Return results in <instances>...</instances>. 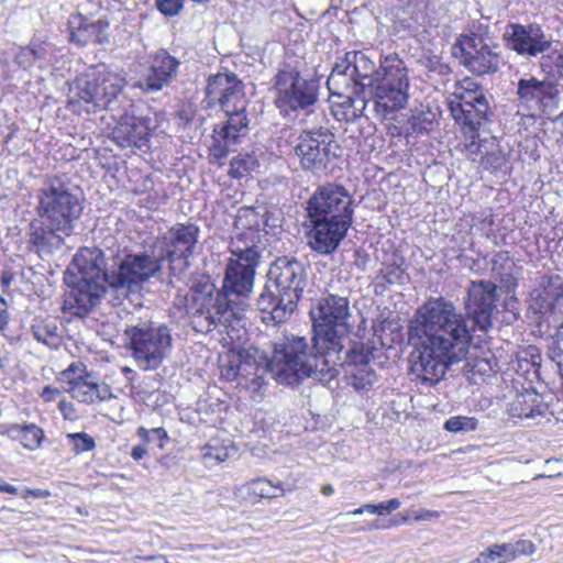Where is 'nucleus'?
Instances as JSON below:
<instances>
[{"label":"nucleus","mask_w":563,"mask_h":563,"mask_svg":"<svg viewBox=\"0 0 563 563\" xmlns=\"http://www.w3.org/2000/svg\"><path fill=\"white\" fill-rule=\"evenodd\" d=\"M474 324L444 297L427 299L408 324L410 373L433 385L449 366L465 360Z\"/></svg>","instance_id":"obj_1"},{"label":"nucleus","mask_w":563,"mask_h":563,"mask_svg":"<svg viewBox=\"0 0 563 563\" xmlns=\"http://www.w3.org/2000/svg\"><path fill=\"white\" fill-rule=\"evenodd\" d=\"M71 265L81 279L108 286L118 297L140 294L143 285L155 276L158 268L154 258L121 247L111 233L103 236L100 246L80 247Z\"/></svg>","instance_id":"obj_2"},{"label":"nucleus","mask_w":563,"mask_h":563,"mask_svg":"<svg viewBox=\"0 0 563 563\" xmlns=\"http://www.w3.org/2000/svg\"><path fill=\"white\" fill-rule=\"evenodd\" d=\"M310 314L313 335L294 336L307 345L301 358L311 365L314 380L329 383L339 373L336 365L341 361L343 341L349 332L350 301L347 297L329 294L317 300L310 309Z\"/></svg>","instance_id":"obj_3"},{"label":"nucleus","mask_w":563,"mask_h":563,"mask_svg":"<svg viewBox=\"0 0 563 563\" xmlns=\"http://www.w3.org/2000/svg\"><path fill=\"white\" fill-rule=\"evenodd\" d=\"M306 349L305 342L294 336V333L284 334L273 343L271 358L257 349L241 352L236 356V373H240V380L255 388L262 386L266 374L279 384L298 386L307 378L314 379L311 365L301 358Z\"/></svg>","instance_id":"obj_4"},{"label":"nucleus","mask_w":563,"mask_h":563,"mask_svg":"<svg viewBox=\"0 0 563 563\" xmlns=\"http://www.w3.org/2000/svg\"><path fill=\"white\" fill-rule=\"evenodd\" d=\"M205 91L207 107L219 106L228 118L220 130H214L211 146L212 155L221 159L235 151L249 130L244 86L235 74L218 73L208 77Z\"/></svg>","instance_id":"obj_5"},{"label":"nucleus","mask_w":563,"mask_h":563,"mask_svg":"<svg viewBox=\"0 0 563 563\" xmlns=\"http://www.w3.org/2000/svg\"><path fill=\"white\" fill-rule=\"evenodd\" d=\"M308 283L306 266L296 257L276 258L267 272L266 284L256 299L261 312L276 323L288 320L295 312Z\"/></svg>","instance_id":"obj_6"},{"label":"nucleus","mask_w":563,"mask_h":563,"mask_svg":"<svg viewBox=\"0 0 563 563\" xmlns=\"http://www.w3.org/2000/svg\"><path fill=\"white\" fill-rule=\"evenodd\" d=\"M246 302L228 297L213 284L192 286L185 296V309L192 329L209 333L214 329L228 328L234 320H241Z\"/></svg>","instance_id":"obj_7"},{"label":"nucleus","mask_w":563,"mask_h":563,"mask_svg":"<svg viewBox=\"0 0 563 563\" xmlns=\"http://www.w3.org/2000/svg\"><path fill=\"white\" fill-rule=\"evenodd\" d=\"M378 73L379 67L366 54L351 51L334 64L327 86L331 95L346 98L350 104L358 100L366 110L379 79Z\"/></svg>","instance_id":"obj_8"},{"label":"nucleus","mask_w":563,"mask_h":563,"mask_svg":"<svg viewBox=\"0 0 563 563\" xmlns=\"http://www.w3.org/2000/svg\"><path fill=\"white\" fill-rule=\"evenodd\" d=\"M379 79L374 87L369 108L380 120L391 119L404 109L409 99L410 78L405 60L397 54L380 57Z\"/></svg>","instance_id":"obj_9"},{"label":"nucleus","mask_w":563,"mask_h":563,"mask_svg":"<svg viewBox=\"0 0 563 563\" xmlns=\"http://www.w3.org/2000/svg\"><path fill=\"white\" fill-rule=\"evenodd\" d=\"M125 84L122 75L108 69L86 74L76 78L70 87L68 106L78 113L108 109Z\"/></svg>","instance_id":"obj_10"},{"label":"nucleus","mask_w":563,"mask_h":563,"mask_svg":"<svg viewBox=\"0 0 563 563\" xmlns=\"http://www.w3.org/2000/svg\"><path fill=\"white\" fill-rule=\"evenodd\" d=\"M199 233V227L195 223H176L157 238L152 254L143 252L157 262L155 275L167 264L169 275L180 279L189 268V258L195 253Z\"/></svg>","instance_id":"obj_11"},{"label":"nucleus","mask_w":563,"mask_h":563,"mask_svg":"<svg viewBox=\"0 0 563 563\" xmlns=\"http://www.w3.org/2000/svg\"><path fill=\"white\" fill-rule=\"evenodd\" d=\"M132 356L144 371L156 369L169 356L173 347L170 329L152 320H140L125 329Z\"/></svg>","instance_id":"obj_12"},{"label":"nucleus","mask_w":563,"mask_h":563,"mask_svg":"<svg viewBox=\"0 0 563 563\" xmlns=\"http://www.w3.org/2000/svg\"><path fill=\"white\" fill-rule=\"evenodd\" d=\"M37 214L57 229L74 230L75 222L82 212L79 197L68 185L58 178L47 180L37 194Z\"/></svg>","instance_id":"obj_13"},{"label":"nucleus","mask_w":563,"mask_h":563,"mask_svg":"<svg viewBox=\"0 0 563 563\" xmlns=\"http://www.w3.org/2000/svg\"><path fill=\"white\" fill-rule=\"evenodd\" d=\"M240 239L231 243V256L227 263L220 290L230 298L245 302L253 291L255 271L261 260V253L256 244L240 245Z\"/></svg>","instance_id":"obj_14"},{"label":"nucleus","mask_w":563,"mask_h":563,"mask_svg":"<svg viewBox=\"0 0 563 563\" xmlns=\"http://www.w3.org/2000/svg\"><path fill=\"white\" fill-rule=\"evenodd\" d=\"M339 152L335 134L322 125L303 129L295 146L300 167L313 174L325 170L339 157Z\"/></svg>","instance_id":"obj_15"},{"label":"nucleus","mask_w":563,"mask_h":563,"mask_svg":"<svg viewBox=\"0 0 563 563\" xmlns=\"http://www.w3.org/2000/svg\"><path fill=\"white\" fill-rule=\"evenodd\" d=\"M531 299L548 321L556 328V339L551 347L552 360L563 366V277L544 275L540 278L538 288L531 292Z\"/></svg>","instance_id":"obj_16"},{"label":"nucleus","mask_w":563,"mask_h":563,"mask_svg":"<svg viewBox=\"0 0 563 563\" xmlns=\"http://www.w3.org/2000/svg\"><path fill=\"white\" fill-rule=\"evenodd\" d=\"M448 106L454 120L462 124L463 129H467L468 133L474 134L487 122L490 113L486 97L470 78L456 85Z\"/></svg>","instance_id":"obj_17"},{"label":"nucleus","mask_w":563,"mask_h":563,"mask_svg":"<svg viewBox=\"0 0 563 563\" xmlns=\"http://www.w3.org/2000/svg\"><path fill=\"white\" fill-rule=\"evenodd\" d=\"M456 47L460 48V63L472 74L484 76L499 69L500 48L487 34L471 32L461 35Z\"/></svg>","instance_id":"obj_18"},{"label":"nucleus","mask_w":563,"mask_h":563,"mask_svg":"<svg viewBox=\"0 0 563 563\" xmlns=\"http://www.w3.org/2000/svg\"><path fill=\"white\" fill-rule=\"evenodd\" d=\"M353 197L345 187L327 184L317 188L307 202L308 219L353 222Z\"/></svg>","instance_id":"obj_19"},{"label":"nucleus","mask_w":563,"mask_h":563,"mask_svg":"<svg viewBox=\"0 0 563 563\" xmlns=\"http://www.w3.org/2000/svg\"><path fill=\"white\" fill-rule=\"evenodd\" d=\"M276 104L280 110L306 109L318 100L319 82L295 68L280 69L275 76Z\"/></svg>","instance_id":"obj_20"},{"label":"nucleus","mask_w":563,"mask_h":563,"mask_svg":"<svg viewBox=\"0 0 563 563\" xmlns=\"http://www.w3.org/2000/svg\"><path fill=\"white\" fill-rule=\"evenodd\" d=\"M467 292L471 322L474 327L477 325L481 330L487 331L492 325V316L498 299L496 285L490 280L472 282Z\"/></svg>","instance_id":"obj_21"},{"label":"nucleus","mask_w":563,"mask_h":563,"mask_svg":"<svg viewBox=\"0 0 563 563\" xmlns=\"http://www.w3.org/2000/svg\"><path fill=\"white\" fill-rule=\"evenodd\" d=\"M308 245L320 255L332 254L345 238L352 224L321 219H308Z\"/></svg>","instance_id":"obj_22"},{"label":"nucleus","mask_w":563,"mask_h":563,"mask_svg":"<svg viewBox=\"0 0 563 563\" xmlns=\"http://www.w3.org/2000/svg\"><path fill=\"white\" fill-rule=\"evenodd\" d=\"M179 65L180 62L166 49L157 51L151 56L148 71L135 87L146 93L157 92L176 78Z\"/></svg>","instance_id":"obj_23"},{"label":"nucleus","mask_w":563,"mask_h":563,"mask_svg":"<svg viewBox=\"0 0 563 563\" xmlns=\"http://www.w3.org/2000/svg\"><path fill=\"white\" fill-rule=\"evenodd\" d=\"M71 233V230L57 229V225H53L41 218L34 219L30 222L27 231L30 250L42 258L51 256L62 247L65 238Z\"/></svg>","instance_id":"obj_24"},{"label":"nucleus","mask_w":563,"mask_h":563,"mask_svg":"<svg viewBox=\"0 0 563 563\" xmlns=\"http://www.w3.org/2000/svg\"><path fill=\"white\" fill-rule=\"evenodd\" d=\"M509 46L518 54L537 56L547 52L551 46V41L545 37L539 25L511 24L506 32Z\"/></svg>","instance_id":"obj_25"},{"label":"nucleus","mask_w":563,"mask_h":563,"mask_svg":"<svg viewBox=\"0 0 563 563\" xmlns=\"http://www.w3.org/2000/svg\"><path fill=\"white\" fill-rule=\"evenodd\" d=\"M108 286L98 282L80 279L64 301V309L71 310L74 314L84 317L96 307L104 296Z\"/></svg>","instance_id":"obj_26"},{"label":"nucleus","mask_w":563,"mask_h":563,"mask_svg":"<svg viewBox=\"0 0 563 563\" xmlns=\"http://www.w3.org/2000/svg\"><path fill=\"white\" fill-rule=\"evenodd\" d=\"M558 93V88L552 81L534 77L521 78L517 85L518 98L529 109L547 107Z\"/></svg>","instance_id":"obj_27"},{"label":"nucleus","mask_w":563,"mask_h":563,"mask_svg":"<svg viewBox=\"0 0 563 563\" xmlns=\"http://www.w3.org/2000/svg\"><path fill=\"white\" fill-rule=\"evenodd\" d=\"M69 38L77 45L85 46L88 43H103L107 41L106 32L109 23L98 19L90 21L82 14H71L68 20Z\"/></svg>","instance_id":"obj_28"},{"label":"nucleus","mask_w":563,"mask_h":563,"mask_svg":"<svg viewBox=\"0 0 563 563\" xmlns=\"http://www.w3.org/2000/svg\"><path fill=\"white\" fill-rule=\"evenodd\" d=\"M147 135L145 121L134 115L121 117L112 130V139L121 147H141Z\"/></svg>","instance_id":"obj_29"},{"label":"nucleus","mask_w":563,"mask_h":563,"mask_svg":"<svg viewBox=\"0 0 563 563\" xmlns=\"http://www.w3.org/2000/svg\"><path fill=\"white\" fill-rule=\"evenodd\" d=\"M508 412L511 417L531 420L539 423L544 418L547 406L542 397L534 390H526L516 396L509 404Z\"/></svg>","instance_id":"obj_30"},{"label":"nucleus","mask_w":563,"mask_h":563,"mask_svg":"<svg viewBox=\"0 0 563 563\" xmlns=\"http://www.w3.org/2000/svg\"><path fill=\"white\" fill-rule=\"evenodd\" d=\"M74 399L82 404H95L114 398L111 387L106 383H100L97 374L93 378H88L84 384L75 389Z\"/></svg>","instance_id":"obj_31"},{"label":"nucleus","mask_w":563,"mask_h":563,"mask_svg":"<svg viewBox=\"0 0 563 563\" xmlns=\"http://www.w3.org/2000/svg\"><path fill=\"white\" fill-rule=\"evenodd\" d=\"M31 332L37 342L52 350L62 345L63 336L55 320L36 318L31 325Z\"/></svg>","instance_id":"obj_32"},{"label":"nucleus","mask_w":563,"mask_h":563,"mask_svg":"<svg viewBox=\"0 0 563 563\" xmlns=\"http://www.w3.org/2000/svg\"><path fill=\"white\" fill-rule=\"evenodd\" d=\"M234 225L238 230L243 231L234 241L240 239V245H245L247 243L242 238L250 235L251 244H255V230L261 225V216L253 207H241L235 216Z\"/></svg>","instance_id":"obj_33"},{"label":"nucleus","mask_w":563,"mask_h":563,"mask_svg":"<svg viewBox=\"0 0 563 563\" xmlns=\"http://www.w3.org/2000/svg\"><path fill=\"white\" fill-rule=\"evenodd\" d=\"M46 56V43L40 40H32L27 45L20 47L14 56V63L20 68L27 70L36 63L45 60Z\"/></svg>","instance_id":"obj_34"},{"label":"nucleus","mask_w":563,"mask_h":563,"mask_svg":"<svg viewBox=\"0 0 563 563\" xmlns=\"http://www.w3.org/2000/svg\"><path fill=\"white\" fill-rule=\"evenodd\" d=\"M9 434L13 439H19L21 444L30 450L37 449L44 437L42 429L35 424L12 426Z\"/></svg>","instance_id":"obj_35"},{"label":"nucleus","mask_w":563,"mask_h":563,"mask_svg":"<svg viewBox=\"0 0 563 563\" xmlns=\"http://www.w3.org/2000/svg\"><path fill=\"white\" fill-rule=\"evenodd\" d=\"M244 488L261 498H276L285 495L282 483L275 485L272 481L264 477L250 481L244 485Z\"/></svg>","instance_id":"obj_36"},{"label":"nucleus","mask_w":563,"mask_h":563,"mask_svg":"<svg viewBox=\"0 0 563 563\" xmlns=\"http://www.w3.org/2000/svg\"><path fill=\"white\" fill-rule=\"evenodd\" d=\"M372 357V352L363 344H355L346 353L344 358L341 356L340 363L336 365H346V369L368 366Z\"/></svg>","instance_id":"obj_37"},{"label":"nucleus","mask_w":563,"mask_h":563,"mask_svg":"<svg viewBox=\"0 0 563 563\" xmlns=\"http://www.w3.org/2000/svg\"><path fill=\"white\" fill-rule=\"evenodd\" d=\"M346 373L349 384L356 390L368 389L376 382V374L369 365L346 369Z\"/></svg>","instance_id":"obj_38"},{"label":"nucleus","mask_w":563,"mask_h":563,"mask_svg":"<svg viewBox=\"0 0 563 563\" xmlns=\"http://www.w3.org/2000/svg\"><path fill=\"white\" fill-rule=\"evenodd\" d=\"M479 163L485 169L493 173L506 172L508 159L499 145L493 144V147L481 157Z\"/></svg>","instance_id":"obj_39"},{"label":"nucleus","mask_w":563,"mask_h":563,"mask_svg":"<svg viewBox=\"0 0 563 563\" xmlns=\"http://www.w3.org/2000/svg\"><path fill=\"white\" fill-rule=\"evenodd\" d=\"M514 262L509 257L507 252L497 253L492 261V271L500 276V280L505 283L507 286L514 284V277L511 275V269L514 267Z\"/></svg>","instance_id":"obj_40"},{"label":"nucleus","mask_w":563,"mask_h":563,"mask_svg":"<svg viewBox=\"0 0 563 563\" xmlns=\"http://www.w3.org/2000/svg\"><path fill=\"white\" fill-rule=\"evenodd\" d=\"M434 114L431 111H420L412 114L408 120V132L411 134H422L429 132L433 125Z\"/></svg>","instance_id":"obj_41"},{"label":"nucleus","mask_w":563,"mask_h":563,"mask_svg":"<svg viewBox=\"0 0 563 563\" xmlns=\"http://www.w3.org/2000/svg\"><path fill=\"white\" fill-rule=\"evenodd\" d=\"M478 421L475 417L454 416L449 418L443 428L452 433L471 432L477 429Z\"/></svg>","instance_id":"obj_42"},{"label":"nucleus","mask_w":563,"mask_h":563,"mask_svg":"<svg viewBox=\"0 0 563 563\" xmlns=\"http://www.w3.org/2000/svg\"><path fill=\"white\" fill-rule=\"evenodd\" d=\"M485 563H507L510 560L506 543L494 544L482 552Z\"/></svg>","instance_id":"obj_43"},{"label":"nucleus","mask_w":563,"mask_h":563,"mask_svg":"<svg viewBox=\"0 0 563 563\" xmlns=\"http://www.w3.org/2000/svg\"><path fill=\"white\" fill-rule=\"evenodd\" d=\"M67 439L77 454L92 451L96 446L95 440L85 432L69 433Z\"/></svg>","instance_id":"obj_44"},{"label":"nucleus","mask_w":563,"mask_h":563,"mask_svg":"<svg viewBox=\"0 0 563 563\" xmlns=\"http://www.w3.org/2000/svg\"><path fill=\"white\" fill-rule=\"evenodd\" d=\"M510 560H516L521 555H531L536 551V547L530 540H519L515 543H506Z\"/></svg>","instance_id":"obj_45"},{"label":"nucleus","mask_w":563,"mask_h":563,"mask_svg":"<svg viewBox=\"0 0 563 563\" xmlns=\"http://www.w3.org/2000/svg\"><path fill=\"white\" fill-rule=\"evenodd\" d=\"M86 371V364L82 362H73L67 368L59 373L58 379L68 385L77 375H84Z\"/></svg>","instance_id":"obj_46"},{"label":"nucleus","mask_w":563,"mask_h":563,"mask_svg":"<svg viewBox=\"0 0 563 563\" xmlns=\"http://www.w3.org/2000/svg\"><path fill=\"white\" fill-rule=\"evenodd\" d=\"M157 8L164 15H176L183 8L184 0H157Z\"/></svg>","instance_id":"obj_47"},{"label":"nucleus","mask_w":563,"mask_h":563,"mask_svg":"<svg viewBox=\"0 0 563 563\" xmlns=\"http://www.w3.org/2000/svg\"><path fill=\"white\" fill-rule=\"evenodd\" d=\"M206 459L214 460L217 462H224L229 457L228 450L224 448H218L214 444H209L206 448V452L203 454Z\"/></svg>","instance_id":"obj_48"},{"label":"nucleus","mask_w":563,"mask_h":563,"mask_svg":"<svg viewBox=\"0 0 563 563\" xmlns=\"http://www.w3.org/2000/svg\"><path fill=\"white\" fill-rule=\"evenodd\" d=\"M401 506V501L397 498H391L387 501H383L376 505L377 511L375 515L385 516L394 510H397Z\"/></svg>","instance_id":"obj_49"},{"label":"nucleus","mask_w":563,"mask_h":563,"mask_svg":"<svg viewBox=\"0 0 563 563\" xmlns=\"http://www.w3.org/2000/svg\"><path fill=\"white\" fill-rule=\"evenodd\" d=\"M88 378H93V372H89L88 369L85 372L84 375H77L74 380H71L65 388V390L71 395H74L75 393V389L76 388H79L85 380H87Z\"/></svg>","instance_id":"obj_50"},{"label":"nucleus","mask_w":563,"mask_h":563,"mask_svg":"<svg viewBox=\"0 0 563 563\" xmlns=\"http://www.w3.org/2000/svg\"><path fill=\"white\" fill-rule=\"evenodd\" d=\"M249 162L240 156H235L231 161L232 174L242 176L243 173L249 172Z\"/></svg>","instance_id":"obj_51"},{"label":"nucleus","mask_w":563,"mask_h":563,"mask_svg":"<svg viewBox=\"0 0 563 563\" xmlns=\"http://www.w3.org/2000/svg\"><path fill=\"white\" fill-rule=\"evenodd\" d=\"M470 139H471V142L470 144L466 145V152H467V156L472 159V161H477V155L482 153V145L477 142H475V139L478 136L477 132L474 134V133H470Z\"/></svg>","instance_id":"obj_52"},{"label":"nucleus","mask_w":563,"mask_h":563,"mask_svg":"<svg viewBox=\"0 0 563 563\" xmlns=\"http://www.w3.org/2000/svg\"><path fill=\"white\" fill-rule=\"evenodd\" d=\"M58 409L65 419L73 420L75 418L76 410L73 402L67 400H60L58 402Z\"/></svg>","instance_id":"obj_53"},{"label":"nucleus","mask_w":563,"mask_h":563,"mask_svg":"<svg viewBox=\"0 0 563 563\" xmlns=\"http://www.w3.org/2000/svg\"><path fill=\"white\" fill-rule=\"evenodd\" d=\"M222 376L228 380L240 379V373H236V362L230 361L229 365H222Z\"/></svg>","instance_id":"obj_54"},{"label":"nucleus","mask_w":563,"mask_h":563,"mask_svg":"<svg viewBox=\"0 0 563 563\" xmlns=\"http://www.w3.org/2000/svg\"><path fill=\"white\" fill-rule=\"evenodd\" d=\"M8 322H9L8 303L4 300V298H2L0 296V332H3L7 329Z\"/></svg>","instance_id":"obj_55"},{"label":"nucleus","mask_w":563,"mask_h":563,"mask_svg":"<svg viewBox=\"0 0 563 563\" xmlns=\"http://www.w3.org/2000/svg\"><path fill=\"white\" fill-rule=\"evenodd\" d=\"M391 322H389L387 319H376L373 321L372 329L374 331V335H377L380 338V334L385 331L387 327H390Z\"/></svg>","instance_id":"obj_56"},{"label":"nucleus","mask_w":563,"mask_h":563,"mask_svg":"<svg viewBox=\"0 0 563 563\" xmlns=\"http://www.w3.org/2000/svg\"><path fill=\"white\" fill-rule=\"evenodd\" d=\"M59 395V390L57 388H54L52 386H46L43 388L41 393V397L45 401H53L56 399V397Z\"/></svg>","instance_id":"obj_57"},{"label":"nucleus","mask_w":563,"mask_h":563,"mask_svg":"<svg viewBox=\"0 0 563 563\" xmlns=\"http://www.w3.org/2000/svg\"><path fill=\"white\" fill-rule=\"evenodd\" d=\"M147 454V450L145 446L143 445H135L133 449H132V452H131V456L133 457V460L135 461H140L141 459H143L145 455Z\"/></svg>","instance_id":"obj_58"},{"label":"nucleus","mask_w":563,"mask_h":563,"mask_svg":"<svg viewBox=\"0 0 563 563\" xmlns=\"http://www.w3.org/2000/svg\"><path fill=\"white\" fill-rule=\"evenodd\" d=\"M26 494L36 498H45L51 495V493L45 489H27Z\"/></svg>","instance_id":"obj_59"},{"label":"nucleus","mask_w":563,"mask_h":563,"mask_svg":"<svg viewBox=\"0 0 563 563\" xmlns=\"http://www.w3.org/2000/svg\"><path fill=\"white\" fill-rule=\"evenodd\" d=\"M0 492L14 495L18 493V488L9 483L0 481Z\"/></svg>","instance_id":"obj_60"},{"label":"nucleus","mask_w":563,"mask_h":563,"mask_svg":"<svg viewBox=\"0 0 563 563\" xmlns=\"http://www.w3.org/2000/svg\"><path fill=\"white\" fill-rule=\"evenodd\" d=\"M439 517L438 511L424 510L416 517V520H429Z\"/></svg>","instance_id":"obj_61"},{"label":"nucleus","mask_w":563,"mask_h":563,"mask_svg":"<svg viewBox=\"0 0 563 563\" xmlns=\"http://www.w3.org/2000/svg\"><path fill=\"white\" fill-rule=\"evenodd\" d=\"M151 435L156 437L159 441L167 439V433L163 428H154L151 430Z\"/></svg>","instance_id":"obj_62"},{"label":"nucleus","mask_w":563,"mask_h":563,"mask_svg":"<svg viewBox=\"0 0 563 563\" xmlns=\"http://www.w3.org/2000/svg\"><path fill=\"white\" fill-rule=\"evenodd\" d=\"M137 435L140 438H142L144 441L146 442H151L152 441V437H151V430H147L145 429L144 427H140L137 429Z\"/></svg>","instance_id":"obj_63"},{"label":"nucleus","mask_w":563,"mask_h":563,"mask_svg":"<svg viewBox=\"0 0 563 563\" xmlns=\"http://www.w3.org/2000/svg\"><path fill=\"white\" fill-rule=\"evenodd\" d=\"M334 492L333 489V486L331 484H324L321 486V493L324 495V496H330L332 495Z\"/></svg>","instance_id":"obj_64"}]
</instances>
